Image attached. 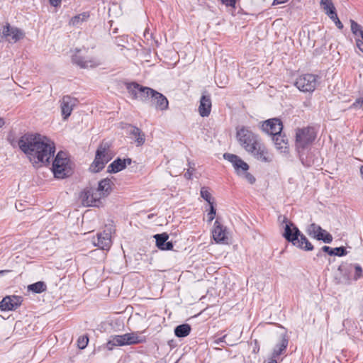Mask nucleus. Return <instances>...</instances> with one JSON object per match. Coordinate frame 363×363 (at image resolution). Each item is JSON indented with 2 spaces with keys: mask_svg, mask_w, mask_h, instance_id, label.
<instances>
[{
  "mask_svg": "<svg viewBox=\"0 0 363 363\" xmlns=\"http://www.w3.org/2000/svg\"><path fill=\"white\" fill-rule=\"evenodd\" d=\"M18 146L34 163L49 164L55 152L54 142L40 134L23 135L18 140Z\"/></svg>",
  "mask_w": 363,
  "mask_h": 363,
  "instance_id": "nucleus-1",
  "label": "nucleus"
},
{
  "mask_svg": "<svg viewBox=\"0 0 363 363\" xmlns=\"http://www.w3.org/2000/svg\"><path fill=\"white\" fill-rule=\"evenodd\" d=\"M279 221L285 223L284 238L294 246L306 251H311L313 249V245L309 242L307 238L301 234L298 228L291 221H289L284 216H279Z\"/></svg>",
  "mask_w": 363,
  "mask_h": 363,
  "instance_id": "nucleus-2",
  "label": "nucleus"
},
{
  "mask_svg": "<svg viewBox=\"0 0 363 363\" xmlns=\"http://www.w3.org/2000/svg\"><path fill=\"white\" fill-rule=\"evenodd\" d=\"M315 137L316 133L313 128L305 127L296 130V149L298 151L302 164L307 167L312 165V162L308 160L307 157H305L304 150L313 143Z\"/></svg>",
  "mask_w": 363,
  "mask_h": 363,
  "instance_id": "nucleus-3",
  "label": "nucleus"
},
{
  "mask_svg": "<svg viewBox=\"0 0 363 363\" xmlns=\"http://www.w3.org/2000/svg\"><path fill=\"white\" fill-rule=\"evenodd\" d=\"M111 144L103 141L97 148L94 162L90 166V170L98 172L104 169L105 164L112 159L113 154L110 150Z\"/></svg>",
  "mask_w": 363,
  "mask_h": 363,
  "instance_id": "nucleus-4",
  "label": "nucleus"
},
{
  "mask_svg": "<svg viewBox=\"0 0 363 363\" xmlns=\"http://www.w3.org/2000/svg\"><path fill=\"white\" fill-rule=\"evenodd\" d=\"M52 170L55 177L57 179H63L71 174L69 160L65 152L60 151L57 154L52 162Z\"/></svg>",
  "mask_w": 363,
  "mask_h": 363,
  "instance_id": "nucleus-5",
  "label": "nucleus"
},
{
  "mask_svg": "<svg viewBox=\"0 0 363 363\" xmlns=\"http://www.w3.org/2000/svg\"><path fill=\"white\" fill-rule=\"evenodd\" d=\"M143 341L144 340L138 336L137 333H125L121 335L111 336L106 347L108 350H112L114 347L135 345Z\"/></svg>",
  "mask_w": 363,
  "mask_h": 363,
  "instance_id": "nucleus-6",
  "label": "nucleus"
},
{
  "mask_svg": "<svg viewBox=\"0 0 363 363\" xmlns=\"http://www.w3.org/2000/svg\"><path fill=\"white\" fill-rule=\"evenodd\" d=\"M236 137L240 145L248 152L255 148V145L259 142L257 136L244 126L237 128Z\"/></svg>",
  "mask_w": 363,
  "mask_h": 363,
  "instance_id": "nucleus-7",
  "label": "nucleus"
},
{
  "mask_svg": "<svg viewBox=\"0 0 363 363\" xmlns=\"http://www.w3.org/2000/svg\"><path fill=\"white\" fill-rule=\"evenodd\" d=\"M318 84L317 76L306 74L299 76L295 82L296 86L303 92H313Z\"/></svg>",
  "mask_w": 363,
  "mask_h": 363,
  "instance_id": "nucleus-8",
  "label": "nucleus"
},
{
  "mask_svg": "<svg viewBox=\"0 0 363 363\" xmlns=\"http://www.w3.org/2000/svg\"><path fill=\"white\" fill-rule=\"evenodd\" d=\"M0 36L9 43H16L24 38V33L21 29L6 23L0 30Z\"/></svg>",
  "mask_w": 363,
  "mask_h": 363,
  "instance_id": "nucleus-9",
  "label": "nucleus"
},
{
  "mask_svg": "<svg viewBox=\"0 0 363 363\" xmlns=\"http://www.w3.org/2000/svg\"><path fill=\"white\" fill-rule=\"evenodd\" d=\"M126 89L133 99H139L145 101L148 99V90L151 88L143 86L136 82L126 84Z\"/></svg>",
  "mask_w": 363,
  "mask_h": 363,
  "instance_id": "nucleus-10",
  "label": "nucleus"
},
{
  "mask_svg": "<svg viewBox=\"0 0 363 363\" xmlns=\"http://www.w3.org/2000/svg\"><path fill=\"white\" fill-rule=\"evenodd\" d=\"M308 234L318 240H323L325 243L333 241V236L320 225L312 223L307 228Z\"/></svg>",
  "mask_w": 363,
  "mask_h": 363,
  "instance_id": "nucleus-11",
  "label": "nucleus"
},
{
  "mask_svg": "<svg viewBox=\"0 0 363 363\" xmlns=\"http://www.w3.org/2000/svg\"><path fill=\"white\" fill-rule=\"evenodd\" d=\"M147 91H149L148 99H150L152 105L157 109L164 111L168 108V100L162 94L152 89H150V90Z\"/></svg>",
  "mask_w": 363,
  "mask_h": 363,
  "instance_id": "nucleus-12",
  "label": "nucleus"
},
{
  "mask_svg": "<svg viewBox=\"0 0 363 363\" xmlns=\"http://www.w3.org/2000/svg\"><path fill=\"white\" fill-rule=\"evenodd\" d=\"M249 152L261 162H270L272 161V155L268 152L265 146L259 141L255 145V148L253 147Z\"/></svg>",
  "mask_w": 363,
  "mask_h": 363,
  "instance_id": "nucleus-13",
  "label": "nucleus"
},
{
  "mask_svg": "<svg viewBox=\"0 0 363 363\" xmlns=\"http://www.w3.org/2000/svg\"><path fill=\"white\" fill-rule=\"evenodd\" d=\"M23 301V298L19 296H8L0 302V309L2 311H15Z\"/></svg>",
  "mask_w": 363,
  "mask_h": 363,
  "instance_id": "nucleus-14",
  "label": "nucleus"
},
{
  "mask_svg": "<svg viewBox=\"0 0 363 363\" xmlns=\"http://www.w3.org/2000/svg\"><path fill=\"white\" fill-rule=\"evenodd\" d=\"M262 128L263 131L274 137L281 133L283 125L279 119L272 118L264 121L262 125Z\"/></svg>",
  "mask_w": 363,
  "mask_h": 363,
  "instance_id": "nucleus-15",
  "label": "nucleus"
},
{
  "mask_svg": "<svg viewBox=\"0 0 363 363\" xmlns=\"http://www.w3.org/2000/svg\"><path fill=\"white\" fill-rule=\"evenodd\" d=\"M223 157L232 163L238 175L249 169V165L236 155L225 153Z\"/></svg>",
  "mask_w": 363,
  "mask_h": 363,
  "instance_id": "nucleus-16",
  "label": "nucleus"
},
{
  "mask_svg": "<svg viewBox=\"0 0 363 363\" xmlns=\"http://www.w3.org/2000/svg\"><path fill=\"white\" fill-rule=\"evenodd\" d=\"M77 99L69 96H64L60 100L61 113L63 119L66 120L72 113L73 108L77 105Z\"/></svg>",
  "mask_w": 363,
  "mask_h": 363,
  "instance_id": "nucleus-17",
  "label": "nucleus"
},
{
  "mask_svg": "<svg viewBox=\"0 0 363 363\" xmlns=\"http://www.w3.org/2000/svg\"><path fill=\"white\" fill-rule=\"evenodd\" d=\"M93 244L101 250H108L111 246V233L104 231L97 234L96 238H93Z\"/></svg>",
  "mask_w": 363,
  "mask_h": 363,
  "instance_id": "nucleus-18",
  "label": "nucleus"
},
{
  "mask_svg": "<svg viewBox=\"0 0 363 363\" xmlns=\"http://www.w3.org/2000/svg\"><path fill=\"white\" fill-rule=\"evenodd\" d=\"M212 235L214 240L218 243L225 241L227 238L226 228L218 220L214 223Z\"/></svg>",
  "mask_w": 363,
  "mask_h": 363,
  "instance_id": "nucleus-19",
  "label": "nucleus"
},
{
  "mask_svg": "<svg viewBox=\"0 0 363 363\" xmlns=\"http://www.w3.org/2000/svg\"><path fill=\"white\" fill-rule=\"evenodd\" d=\"M198 110L201 116L206 117L209 116L211 110V99L209 95H202Z\"/></svg>",
  "mask_w": 363,
  "mask_h": 363,
  "instance_id": "nucleus-20",
  "label": "nucleus"
},
{
  "mask_svg": "<svg viewBox=\"0 0 363 363\" xmlns=\"http://www.w3.org/2000/svg\"><path fill=\"white\" fill-rule=\"evenodd\" d=\"M154 238L156 240V245L160 250H170L173 248L172 242L167 241L169 235L166 233L156 234Z\"/></svg>",
  "mask_w": 363,
  "mask_h": 363,
  "instance_id": "nucleus-21",
  "label": "nucleus"
},
{
  "mask_svg": "<svg viewBox=\"0 0 363 363\" xmlns=\"http://www.w3.org/2000/svg\"><path fill=\"white\" fill-rule=\"evenodd\" d=\"M351 30L356 37V43L359 50L363 52V30L357 23L351 20Z\"/></svg>",
  "mask_w": 363,
  "mask_h": 363,
  "instance_id": "nucleus-22",
  "label": "nucleus"
},
{
  "mask_svg": "<svg viewBox=\"0 0 363 363\" xmlns=\"http://www.w3.org/2000/svg\"><path fill=\"white\" fill-rule=\"evenodd\" d=\"M73 61L82 68H92L100 64L99 61L96 58L85 59L79 55H74Z\"/></svg>",
  "mask_w": 363,
  "mask_h": 363,
  "instance_id": "nucleus-23",
  "label": "nucleus"
},
{
  "mask_svg": "<svg viewBox=\"0 0 363 363\" xmlns=\"http://www.w3.org/2000/svg\"><path fill=\"white\" fill-rule=\"evenodd\" d=\"M132 160L130 158L123 160L118 158L108 165V172L113 173L118 172L124 169L127 165L130 164Z\"/></svg>",
  "mask_w": 363,
  "mask_h": 363,
  "instance_id": "nucleus-24",
  "label": "nucleus"
},
{
  "mask_svg": "<svg viewBox=\"0 0 363 363\" xmlns=\"http://www.w3.org/2000/svg\"><path fill=\"white\" fill-rule=\"evenodd\" d=\"M81 202L84 206H95L92 188L86 189L81 192L79 196Z\"/></svg>",
  "mask_w": 363,
  "mask_h": 363,
  "instance_id": "nucleus-25",
  "label": "nucleus"
},
{
  "mask_svg": "<svg viewBox=\"0 0 363 363\" xmlns=\"http://www.w3.org/2000/svg\"><path fill=\"white\" fill-rule=\"evenodd\" d=\"M273 140L277 149L286 152L289 149L288 140L281 133L273 137Z\"/></svg>",
  "mask_w": 363,
  "mask_h": 363,
  "instance_id": "nucleus-26",
  "label": "nucleus"
},
{
  "mask_svg": "<svg viewBox=\"0 0 363 363\" xmlns=\"http://www.w3.org/2000/svg\"><path fill=\"white\" fill-rule=\"evenodd\" d=\"M289 340L285 337H282L279 343H278L272 352L271 358L277 359L278 357L283 354L288 346Z\"/></svg>",
  "mask_w": 363,
  "mask_h": 363,
  "instance_id": "nucleus-27",
  "label": "nucleus"
},
{
  "mask_svg": "<svg viewBox=\"0 0 363 363\" xmlns=\"http://www.w3.org/2000/svg\"><path fill=\"white\" fill-rule=\"evenodd\" d=\"M130 135L135 139L138 146H140L145 143V135L140 129L135 126H130Z\"/></svg>",
  "mask_w": 363,
  "mask_h": 363,
  "instance_id": "nucleus-28",
  "label": "nucleus"
},
{
  "mask_svg": "<svg viewBox=\"0 0 363 363\" xmlns=\"http://www.w3.org/2000/svg\"><path fill=\"white\" fill-rule=\"evenodd\" d=\"M113 183L109 179H102L99 182L98 189L102 193V195L108 196L112 191Z\"/></svg>",
  "mask_w": 363,
  "mask_h": 363,
  "instance_id": "nucleus-29",
  "label": "nucleus"
},
{
  "mask_svg": "<svg viewBox=\"0 0 363 363\" xmlns=\"http://www.w3.org/2000/svg\"><path fill=\"white\" fill-rule=\"evenodd\" d=\"M191 332V326L188 324H182L177 326L174 329V334L178 337H184L189 335Z\"/></svg>",
  "mask_w": 363,
  "mask_h": 363,
  "instance_id": "nucleus-30",
  "label": "nucleus"
},
{
  "mask_svg": "<svg viewBox=\"0 0 363 363\" xmlns=\"http://www.w3.org/2000/svg\"><path fill=\"white\" fill-rule=\"evenodd\" d=\"M89 17V14L86 12H84L82 13L78 14L74 17H72L69 21V24L78 27L83 22L87 21Z\"/></svg>",
  "mask_w": 363,
  "mask_h": 363,
  "instance_id": "nucleus-31",
  "label": "nucleus"
},
{
  "mask_svg": "<svg viewBox=\"0 0 363 363\" xmlns=\"http://www.w3.org/2000/svg\"><path fill=\"white\" fill-rule=\"evenodd\" d=\"M47 289V286L43 281H38L28 286V290L33 293L40 294Z\"/></svg>",
  "mask_w": 363,
  "mask_h": 363,
  "instance_id": "nucleus-32",
  "label": "nucleus"
},
{
  "mask_svg": "<svg viewBox=\"0 0 363 363\" xmlns=\"http://www.w3.org/2000/svg\"><path fill=\"white\" fill-rule=\"evenodd\" d=\"M320 5L326 14H329L330 11H335V8L331 0H321Z\"/></svg>",
  "mask_w": 363,
  "mask_h": 363,
  "instance_id": "nucleus-33",
  "label": "nucleus"
},
{
  "mask_svg": "<svg viewBox=\"0 0 363 363\" xmlns=\"http://www.w3.org/2000/svg\"><path fill=\"white\" fill-rule=\"evenodd\" d=\"M200 194H201V196L205 201H206L208 203L209 205H211V203H213V202L212 201L213 198L211 196V194L208 191V189L206 187H201Z\"/></svg>",
  "mask_w": 363,
  "mask_h": 363,
  "instance_id": "nucleus-34",
  "label": "nucleus"
},
{
  "mask_svg": "<svg viewBox=\"0 0 363 363\" xmlns=\"http://www.w3.org/2000/svg\"><path fill=\"white\" fill-rule=\"evenodd\" d=\"M89 342V337L86 335L80 336L77 340V346L79 349L83 350L86 347Z\"/></svg>",
  "mask_w": 363,
  "mask_h": 363,
  "instance_id": "nucleus-35",
  "label": "nucleus"
},
{
  "mask_svg": "<svg viewBox=\"0 0 363 363\" xmlns=\"http://www.w3.org/2000/svg\"><path fill=\"white\" fill-rule=\"evenodd\" d=\"M92 192H93V196L95 199L94 200L95 206H98L99 203H100V200L106 196L104 195H102V193L98 189L92 188Z\"/></svg>",
  "mask_w": 363,
  "mask_h": 363,
  "instance_id": "nucleus-36",
  "label": "nucleus"
},
{
  "mask_svg": "<svg viewBox=\"0 0 363 363\" xmlns=\"http://www.w3.org/2000/svg\"><path fill=\"white\" fill-rule=\"evenodd\" d=\"M350 108L363 111V97H359L350 106Z\"/></svg>",
  "mask_w": 363,
  "mask_h": 363,
  "instance_id": "nucleus-37",
  "label": "nucleus"
},
{
  "mask_svg": "<svg viewBox=\"0 0 363 363\" xmlns=\"http://www.w3.org/2000/svg\"><path fill=\"white\" fill-rule=\"evenodd\" d=\"M209 206H210V208H209V211L207 213V217H208V221L211 222L215 218L216 211L213 206V203H211V205H209Z\"/></svg>",
  "mask_w": 363,
  "mask_h": 363,
  "instance_id": "nucleus-38",
  "label": "nucleus"
},
{
  "mask_svg": "<svg viewBox=\"0 0 363 363\" xmlns=\"http://www.w3.org/2000/svg\"><path fill=\"white\" fill-rule=\"evenodd\" d=\"M240 177L245 178L250 184H252L255 182V178L250 173L247 172V171H245L242 173Z\"/></svg>",
  "mask_w": 363,
  "mask_h": 363,
  "instance_id": "nucleus-39",
  "label": "nucleus"
},
{
  "mask_svg": "<svg viewBox=\"0 0 363 363\" xmlns=\"http://www.w3.org/2000/svg\"><path fill=\"white\" fill-rule=\"evenodd\" d=\"M333 255H335V256L340 257V256L345 255L347 254V251L344 247H339L333 248Z\"/></svg>",
  "mask_w": 363,
  "mask_h": 363,
  "instance_id": "nucleus-40",
  "label": "nucleus"
},
{
  "mask_svg": "<svg viewBox=\"0 0 363 363\" xmlns=\"http://www.w3.org/2000/svg\"><path fill=\"white\" fill-rule=\"evenodd\" d=\"M227 335H224L223 337H219L218 339H216L214 341H213V344L214 345H220L221 347H224L225 345H229V343H228L226 341H225V338H226Z\"/></svg>",
  "mask_w": 363,
  "mask_h": 363,
  "instance_id": "nucleus-41",
  "label": "nucleus"
},
{
  "mask_svg": "<svg viewBox=\"0 0 363 363\" xmlns=\"http://www.w3.org/2000/svg\"><path fill=\"white\" fill-rule=\"evenodd\" d=\"M354 267L355 270L354 279L357 280L362 277V269L359 264H355Z\"/></svg>",
  "mask_w": 363,
  "mask_h": 363,
  "instance_id": "nucleus-42",
  "label": "nucleus"
},
{
  "mask_svg": "<svg viewBox=\"0 0 363 363\" xmlns=\"http://www.w3.org/2000/svg\"><path fill=\"white\" fill-rule=\"evenodd\" d=\"M237 0H221L222 3L226 6L235 7Z\"/></svg>",
  "mask_w": 363,
  "mask_h": 363,
  "instance_id": "nucleus-43",
  "label": "nucleus"
},
{
  "mask_svg": "<svg viewBox=\"0 0 363 363\" xmlns=\"http://www.w3.org/2000/svg\"><path fill=\"white\" fill-rule=\"evenodd\" d=\"M333 248H331V247H328V246H326V245H325V246H323V247H322V250H323V252H327L328 255H331V256H332V255H333Z\"/></svg>",
  "mask_w": 363,
  "mask_h": 363,
  "instance_id": "nucleus-44",
  "label": "nucleus"
},
{
  "mask_svg": "<svg viewBox=\"0 0 363 363\" xmlns=\"http://www.w3.org/2000/svg\"><path fill=\"white\" fill-rule=\"evenodd\" d=\"M330 18L333 21L335 22L336 20H337L338 17H337V15L336 13V11H330V13L329 14H327Z\"/></svg>",
  "mask_w": 363,
  "mask_h": 363,
  "instance_id": "nucleus-45",
  "label": "nucleus"
},
{
  "mask_svg": "<svg viewBox=\"0 0 363 363\" xmlns=\"http://www.w3.org/2000/svg\"><path fill=\"white\" fill-rule=\"evenodd\" d=\"M334 23L339 29H342L343 28V25L339 18H337V20H336Z\"/></svg>",
  "mask_w": 363,
  "mask_h": 363,
  "instance_id": "nucleus-46",
  "label": "nucleus"
},
{
  "mask_svg": "<svg viewBox=\"0 0 363 363\" xmlns=\"http://www.w3.org/2000/svg\"><path fill=\"white\" fill-rule=\"evenodd\" d=\"M50 2L53 6H57L60 4L61 0H50Z\"/></svg>",
  "mask_w": 363,
  "mask_h": 363,
  "instance_id": "nucleus-47",
  "label": "nucleus"
},
{
  "mask_svg": "<svg viewBox=\"0 0 363 363\" xmlns=\"http://www.w3.org/2000/svg\"><path fill=\"white\" fill-rule=\"evenodd\" d=\"M192 174H193L192 171H190L189 169H188V171L185 173L184 177L187 179H190L191 178Z\"/></svg>",
  "mask_w": 363,
  "mask_h": 363,
  "instance_id": "nucleus-48",
  "label": "nucleus"
},
{
  "mask_svg": "<svg viewBox=\"0 0 363 363\" xmlns=\"http://www.w3.org/2000/svg\"><path fill=\"white\" fill-rule=\"evenodd\" d=\"M340 272H344L347 270V267L346 265H340L338 268Z\"/></svg>",
  "mask_w": 363,
  "mask_h": 363,
  "instance_id": "nucleus-49",
  "label": "nucleus"
},
{
  "mask_svg": "<svg viewBox=\"0 0 363 363\" xmlns=\"http://www.w3.org/2000/svg\"><path fill=\"white\" fill-rule=\"evenodd\" d=\"M287 1L288 0H274L273 4H280L284 3Z\"/></svg>",
  "mask_w": 363,
  "mask_h": 363,
  "instance_id": "nucleus-50",
  "label": "nucleus"
},
{
  "mask_svg": "<svg viewBox=\"0 0 363 363\" xmlns=\"http://www.w3.org/2000/svg\"><path fill=\"white\" fill-rule=\"evenodd\" d=\"M267 363H277V360L275 359L270 358Z\"/></svg>",
  "mask_w": 363,
  "mask_h": 363,
  "instance_id": "nucleus-51",
  "label": "nucleus"
},
{
  "mask_svg": "<svg viewBox=\"0 0 363 363\" xmlns=\"http://www.w3.org/2000/svg\"><path fill=\"white\" fill-rule=\"evenodd\" d=\"M5 122L3 118L0 117V128H1L4 125Z\"/></svg>",
  "mask_w": 363,
  "mask_h": 363,
  "instance_id": "nucleus-52",
  "label": "nucleus"
},
{
  "mask_svg": "<svg viewBox=\"0 0 363 363\" xmlns=\"http://www.w3.org/2000/svg\"><path fill=\"white\" fill-rule=\"evenodd\" d=\"M360 174H361V177L363 180V164L360 167Z\"/></svg>",
  "mask_w": 363,
  "mask_h": 363,
  "instance_id": "nucleus-53",
  "label": "nucleus"
},
{
  "mask_svg": "<svg viewBox=\"0 0 363 363\" xmlns=\"http://www.w3.org/2000/svg\"><path fill=\"white\" fill-rule=\"evenodd\" d=\"M88 276V273L87 272H85L84 274V279L85 280L86 277Z\"/></svg>",
  "mask_w": 363,
  "mask_h": 363,
  "instance_id": "nucleus-54",
  "label": "nucleus"
},
{
  "mask_svg": "<svg viewBox=\"0 0 363 363\" xmlns=\"http://www.w3.org/2000/svg\"><path fill=\"white\" fill-rule=\"evenodd\" d=\"M4 272V271H0V274H3Z\"/></svg>",
  "mask_w": 363,
  "mask_h": 363,
  "instance_id": "nucleus-55",
  "label": "nucleus"
}]
</instances>
